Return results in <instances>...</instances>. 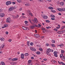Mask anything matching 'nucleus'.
Listing matches in <instances>:
<instances>
[{"mask_svg": "<svg viewBox=\"0 0 65 65\" xmlns=\"http://www.w3.org/2000/svg\"><path fill=\"white\" fill-rule=\"evenodd\" d=\"M11 2L10 1H8L6 2V5H10V4H11Z\"/></svg>", "mask_w": 65, "mask_h": 65, "instance_id": "f257e3e1", "label": "nucleus"}, {"mask_svg": "<svg viewBox=\"0 0 65 65\" xmlns=\"http://www.w3.org/2000/svg\"><path fill=\"white\" fill-rule=\"evenodd\" d=\"M35 36L36 37V38H39L40 37V35L38 34H35Z\"/></svg>", "mask_w": 65, "mask_h": 65, "instance_id": "f03ea898", "label": "nucleus"}, {"mask_svg": "<svg viewBox=\"0 0 65 65\" xmlns=\"http://www.w3.org/2000/svg\"><path fill=\"white\" fill-rule=\"evenodd\" d=\"M21 58L22 59H24V54H22L21 55Z\"/></svg>", "mask_w": 65, "mask_h": 65, "instance_id": "7ed1b4c3", "label": "nucleus"}, {"mask_svg": "<svg viewBox=\"0 0 65 65\" xmlns=\"http://www.w3.org/2000/svg\"><path fill=\"white\" fill-rule=\"evenodd\" d=\"M0 16L1 17H2V18L4 17V13H1L0 14Z\"/></svg>", "mask_w": 65, "mask_h": 65, "instance_id": "20e7f679", "label": "nucleus"}, {"mask_svg": "<svg viewBox=\"0 0 65 65\" xmlns=\"http://www.w3.org/2000/svg\"><path fill=\"white\" fill-rule=\"evenodd\" d=\"M64 31H65V30H62V31H59L58 33L60 34H62V33H64Z\"/></svg>", "mask_w": 65, "mask_h": 65, "instance_id": "39448f33", "label": "nucleus"}, {"mask_svg": "<svg viewBox=\"0 0 65 65\" xmlns=\"http://www.w3.org/2000/svg\"><path fill=\"white\" fill-rule=\"evenodd\" d=\"M22 28L23 30H26L28 28V27L27 28V27H26L25 26H22Z\"/></svg>", "mask_w": 65, "mask_h": 65, "instance_id": "423d86ee", "label": "nucleus"}, {"mask_svg": "<svg viewBox=\"0 0 65 65\" xmlns=\"http://www.w3.org/2000/svg\"><path fill=\"white\" fill-rule=\"evenodd\" d=\"M9 10H10V11H12V10H13V7H11L9 9Z\"/></svg>", "mask_w": 65, "mask_h": 65, "instance_id": "0eeeda50", "label": "nucleus"}, {"mask_svg": "<svg viewBox=\"0 0 65 65\" xmlns=\"http://www.w3.org/2000/svg\"><path fill=\"white\" fill-rule=\"evenodd\" d=\"M51 51V49L48 48L47 50V52L48 53H50Z\"/></svg>", "mask_w": 65, "mask_h": 65, "instance_id": "6e6552de", "label": "nucleus"}, {"mask_svg": "<svg viewBox=\"0 0 65 65\" xmlns=\"http://www.w3.org/2000/svg\"><path fill=\"white\" fill-rule=\"evenodd\" d=\"M30 50H31V51H36V49L35 48H30Z\"/></svg>", "mask_w": 65, "mask_h": 65, "instance_id": "1a4fd4ad", "label": "nucleus"}, {"mask_svg": "<svg viewBox=\"0 0 65 65\" xmlns=\"http://www.w3.org/2000/svg\"><path fill=\"white\" fill-rule=\"evenodd\" d=\"M36 19H34V23H37V22H38V21H37V19L35 18Z\"/></svg>", "mask_w": 65, "mask_h": 65, "instance_id": "9d476101", "label": "nucleus"}, {"mask_svg": "<svg viewBox=\"0 0 65 65\" xmlns=\"http://www.w3.org/2000/svg\"><path fill=\"white\" fill-rule=\"evenodd\" d=\"M65 56H63L62 58V60L63 61H65Z\"/></svg>", "mask_w": 65, "mask_h": 65, "instance_id": "9b49d317", "label": "nucleus"}, {"mask_svg": "<svg viewBox=\"0 0 65 65\" xmlns=\"http://www.w3.org/2000/svg\"><path fill=\"white\" fill-rule=\"evenodd\" d=\"M64 2H61L60 3V5H61V6L64 5Z\"/></svg>", "mask_w": 65, "mask_h": 65, "instance_id": "f8f14e48", "label": "nucleus"}, {"mask_svg": "<svg viewBox=\"0 0 65 65\" xmlns=\"http://www.w3.org/2000/svg\"><path fill=\"white\" fill-rule=\"evenodd\" d=\"M47 16L45 15L43 17V18L44 19H47Z\"/></svg>", "mask_w": 65, "mask_h": 65, "instance_id": "ddd939ff", "label": "nucleus"}, {"mask_svg": "<svg viewBox=\"0 0 65 65\" xmlns=\"http://www.w3.org/2000/svg\"><path fill=\"white\" fill-rule=\"evenodd\" d=\"M36 54L37 55H40V52L39 51H37L36 52Z\"/></svg>", "mask_w": 65, "mask_h": 65, "instance_id": "4468645a", "label": "nucleus"}, {"mask_svg": "<svg viewBox=\"0 0 65 65\" xmlns=\"http://www.w3.org/2000/svg\"><path fill=\"white\" fill-rule=\"evenodd\" d=\"M1 64L2 65H5V63H4L3 62H1Z\"/></svg>", "mask_w": 65, "mask_h": 65, "instance_id": "2eb2a0df", "label": "nucleus"}, {"mask_svg": "<svg viewBox=\"0 0 65 65\" xmlns=\"http://www.w3.org/2000/svg\"><path fill=\"white\" fill-rule=\"evenodd\" d=\"M48 8L50 9H53V8L52 7H48Z\"/></svg>", "mask_w": 65, "mask_h": 65, "instance_id": "dca6fc26", "label": "nucleus"}, {"mask_svg": "<svg viewBox=\"0 0 65 65\" xmlns=\"http://www.w3.org/2000/svg\"><path fill=\"white\" fill-rule=\"evenodd\" d=\"M27 44L28 45V46H29V45H30V42L29 41L27 42Z\"/></svg>", "mask_w": 65, "mask_h": 65, "instance_id": "f3484780", "label": "nucleus"}, {"mask_svg": "<svg viewBox=\"0 0 65 65\" xmlns=\"http://www.w3.org/2000/svg\"><path fill=\"white\" fill-rule=\"evenodd\" d=\"M58 10L59 11H62V9L58 8Z\"/></svg>", "mask_w": 65, "mask_h": 65, "instance_id": "a211bd4d", "label": "nucleus"}, {"mask_svg": "<svg viewBox=\"0 0 65 65\" xmlns=\"http://www.w3.org/2000/svg\"><path fill=\"white\" fill-rule=\"evenodd\" d=\"M31 62H32V60H30L28 61V63H31Z\"/></svg>", "mask_w": 65, "mask_h": 65, "instance_id": "6ab92c4d", "label": "nucleus"}, {"mask_svg": "<svg viewBox=\"0 0 65 65\" xmlns=\"http://www.w3.org/2000/svg\"><path fill=\"white\" fill-rule=\"evenodd\" d=\"M51 18H54L55 17V15H51Z\"/></svg>", "mask_w": 65, "mask_h": 65, "instance_id": "aec40b11", "label": "nucleus"}, {"mask_svg": "<svg viewBox=\"0 0 65 65\" xmlns=\"http://www.w3.org/2000/svg\"><path fill=\"white\" fill-rule=\"evenodd\" d=\"M42 30L43 31H45V28H44V27H42Z\"/></svg>", "mask_w": 65, "mask_h": 65, "instance_id": "412c9836", "label": "nucleus"}, {"mask_svg": "<svg viewBox=\"0 0 65 65\" xmlns=\"http://www.w3.org/2000/svg\"><path fill=\"white\" fill-rule=\"evenodd\" d=\"M1 40L2 41H3L4 40V38H2L1 39Z\"/></svg>", "mask_w": 65, "mask_h": 65, "instance_id": "4be33fe9", "label": "nucleus"}, {"mask_svg": "<svg viewBox=\"0 0 65 65\" xmlns=\"http://www.w3.org/2000/svg\"><path fill=\"white\" fill-rule=\"evenodd\" d=\"M25 56H27L29 55V54L28 53H26L25 54Z\"/></svg>", "mask_w": 65, "mask_h": 65, "instance_id": "5701e85b", "label": "nucleus"}, {"mask_svg": "<svg viewBox=\"0 0 65 65\" xmlns=\"http://www.w3.org/2000/svg\"><path fill=\"white\" fill-rule=\"evenodd\" d=\"M60 63L61 64H62V65H65V64L64 63H63V62H61Z\"/></svg>", "mask_w": 65, "mask_h": 65, "instance_id": "b1692460", "label": "nucleus"}, {"mask_svg": "<svg viewBox=\"0 0 65 65\" xmlns=\"http://www.w3.org/2000/svg\"><path fill=\"white\" fill-rule=\"evenodd\" d=\"M30 28L31 29H33L34 27V26H33L32 25V26H30Z\"/></svg>", "mask_w": 65, "mask_h": 65, "instance_id": "393cba45", "label": "nucleus"}, {"mask_svg": "<svg viewBox=\"0 0 65 65\" xmlns=\"http://www.w3.org/2000/svg\"><path fill=\"white\" fill-rule=\"evenodd\" d=\"M17 1L19 3H20L22 2V0H17Z\"/></svg>", "mask_w": 65, "mask_h": 65, "instance_id": "a878e982", "label": "nucleus"}, {"mask_svg": "<svg viewBox=\"0 0 65 65\" xmlns=\"http://www.w3.org/2000/svg\"><path fill=\"white\" fill-rule=\"evenodd\" d=\"M49 53V52H46V54H47V55H48L50 56V55H51V54H50Z\"/></svg>", "mask_w": 65, "mask_h": 65, "instance_id": "bb28decb", "label": "nucleus"}, {"mask_svg": "<svg viewBox=\"0 0 65 65\" xmlns=\"http://www.w3.org/2000/svg\"><path fill=\"white\" fill-rule=\"evenodd\" d=\"M63 56V54H61L60 55V57L61 58H62V56Z\"/></svg>", "mask_w": 65, "mask_h": 65, "instance_id": "cd10ccee", "label": "nucleus"}, {"mask_svg": "<svg viewBox=\"0 0 65 65\" xmlns=\"http://www.w3.org/2000/svg\"><path fill=\"white\" fill-rule=\"evenodd\" d=\"M51 12H53L54 13H55L56 12V11L54 10H52L51 11Z\"/></svg>", "mask_w": 65, "mask_h": 65, "instance_id": "c85d7f7f", "label": "nucleus"}, {"mask_svg": "<svg viewBox=\"0 0 65 65\" xmlns=\"http://www.w3.org/2000/svg\"><path fill=\"white\" fill-rule=\"evenodd\" d=\"M54 56L55 57H58V55H57L56 54H54Z\"/></svg>", "mask_w": 65, "mask_h": 65, "instance_id": "c756f323", "label": "nucleus"}, {"mask_svg": "<svg viewBox=\"0 0 65 65\" xmlns=\"http://www.w3.org/2000/svg\"><path fill=\"white\" fill-rule=\"evenodd\" d=\"M51 46H52V47H55V45L54 44H51Z\"/></svg>", "mask_w": 65, "mask_h": 65, "instance_id": "7c9ffc66", "label": "nucleus"}, {"mask_svg": "<svg viewBox=\"0 0 65 65\" xmlns=\"http://www.w3.org/2000/svg\"><path fill=\"white\" fill-rule=\"evenodd\" d=\"M33 42H31L30 43V45H33Z\"/></svg>", "mask_w": 65, "mask_h": 65, "instance_id": "2f4dec72", "label": "nucleus"}, {"mask_svg": "<svg viewBox=\"0 0 65 65\" xmlns=\"http://www.w3.org/2000/svg\"><path fill=\"white\" fill-rule=\"evenodd\" d=\"M62 11H65V8H62Z\"/></svg>", "mask_w": 65, "mask_h": 65, "instance_id": "473e14b6", "label": "nucleus"}, {"mask_svg": "<svg viewBox=\"0 0 65 65\" xmlns=\"http://www.w3.org/2000/svg\"><path fill=\"white\" fill-rule=\"evenodd\" d=\"M46 22H47V23H50V21L49 20H47L46 21Z\"/></svg>", "mask_w": 65, "mask_h": 65, "instance_id": "72a5a7b5", "label": "nucleus"}, {"mask_svg": "<svg viewBox=\"0 0 65 65\" xmlns=\"http://www.w3.org/2000/svg\"><path fill=\"white\" fill-rule=\"evenodd\" d=\"M33 26H34V27H36V25L35 24H34L33 25Z\"/></svg>", "mask_w": 65, "mask_h": 65, "instance_id": "f704fd0d", "label": "nucleus"}, {"mask_svg": "<svg viewBox=\"0 0 65 65\" xmlns=\"http://www.w3.org/2000/svg\"><path fill=\"white\" fill-rule=\"evenodd\" d=\"M61 54H63L64 53V51H63V50H61Z\"/></svg>", "mask_w": 65, "mask_h": 65, "instance_id": "c9c22d12", "label": "nucleus"}, {"mask_svg": "<svg viewBox=\"0 0 65 65\" xmlns=\"http://www.w3.org/2000/svg\"><path fill=\"white\" fill-rule=\"evenodd\" d=\"M25 5L26 6H28V5H29V3H27L26 4H25Z\"/></svg>", "mask_w": 65, "mask_h": 65, "instance_id": "e433bc0d", "label": "nucleus"}, {"mask_svg": "<svg viewBox=\"0 0 65 65\" xmlns=\"http://www.w3.org/2000/svg\"><path fill=\"white\" fill-rule=\"evenodd\" d=\"M52 43H54L55 42V40H53L52 41Z\"/></svg>", "mask_w": 65, "mask_h": 65, "instance_id": "4c0bfd02", "label": "nucleus"}, {"mask_svg": "<svg viewBox=\"0 0 65 65\" xmlns=\"http://www.w3.org/2000/svg\"><path fill=\"white\" fill-rule=\"evenodd\" d=\"M4 46H5V45H2L1 46L2 48H3V47H4Z\"/></svg>", "mask_w": 65, "mask_h": 65, "instance_id": "58836bf2", "label": "nucleus"}, {"mask_svg": "<svg viewBox=\"0 0 65 65\" xmlns=\"http://www.w3.org/2000/svg\"><path fill=\"white\" fill-rule=\"evenodd\" d=\"M16 8H17V7H15V6H14L13 7V9H16Z\"/></svg>", "mask_w": 65, "mask_h": 65, "instance_id": "ea45409f", "label": "nucleus"}, {"mask_svg": "<svg viewBox=\"0 0 65 65\" xmlns=\"http://www.w3.org/2000/svg\"><path fill=\"white\" fill-rule=\"evenodd\" d=\"M7 26H8L7 25H4L5 27V28L6 27H7Z\"/></svg>", "mask_w": 65, "mask_h": 65, "instance_id": "a19ab883", "label": "nucleus"}, {"mask_svg": "<svg viewBox=\"0 0 65 65\" xmlns=\"http://www.w3.org/2000/svg\"><path fill=\"white\" fill-rule=\"evenodd\" d=\"M14 59L15 60V61H17V60H18V59L17 58H14Z\"/></svg>", "mask_w": 65, "mask_h": 65, "instance_id": "79ce46f5", "label": "nucleus"}, {"mask_svg": "<svg viewBox=\"0 0 65 65\" xmlns=\"http://www.w3.org/2000/svg\"><path fill=\"white\" fill-rule=\"evenodd\" d=\"M10 19V17H8L7 18V20H9Z\"/></svg>", "mask_w": 65, "mask_h": 65, "instance_id": "37998d69", "label": "nucleus"}, {"mask_svg": "<svg viewBox=\"0 0 65 65\" xmlns=\"http://www.w3.org/2000/svg\"><path fill=\"white\" fill-rule=\"evenodd\" d=\"M54 54H57V52L55 51L54 52Z\"/></svg>", "mask_w": 65, "mask_h": 65, "instance_id": "c03bdc74", "label": "nucleus"}, {"mask_svg": "<svg viewBox=\"0 0 65 65\" xmlns=\"http://www.w3.org/2000/svg\"><path fill=\"white\" fill-rule=\"evenodd\" d=\"M18 17H19V15H17V16L15 17V18H18Z\"/></svg>", "mask_w": 65, "mask_h": 65, "instance_id": "a18cd8bd", "label": "nucleus"}, {"mask_svg": "<svg viewBox=\"0 0 65 65\" xmlns=\"http://www.w3.org/2000/svg\"><path fill=\"white\" fill-rule=\"evenodd\" d=\"M8 41L10 42L11 41V39H9L8 40Z\"/></svg>", "mask_w": 65, "mask_h": 65, "instance_id": "49530a36", "label": "nucleus"}, {"mask_svg": "<svg viewBox=\"0 0 65 65\" xmlns=\"http://www.w3.org/2000/svg\"><path fill=\"white\" fill-rule=\"evenodd\" d=\"M45 31L46 32H48V30H45Z\"/></svg>", "mask_w": 65, "mask_h": 65, "instance_id": "de8ad7c7", "label": "nucleus"}, {"mask_svg": "<svg viewBox=\"0 0 65 65\" xmlns=\"http://www.w3.org/2000/svg\"><path fill=\"white\" fill-rule=\"evenodd\" d=\"M39 50L40 51H42V48H39Z\"/></svg>", "mask_w": 65, "mask_h": 65, "instance_id": "09e8293b", "label": "nucleus"}, {"mask_svg": "<svg viewBox=\"0 0 65 65\" xmlns=\"http://www.w3.org/2000/svg\"><path fill=\"white\" fill-rule=\"evenodd\" d=\"M51 19L52 20H55V19L54 18H51Z\"/></svg>", "mask_w": 65, "mask_h": 65, "instance_id": "8fccbe9b", "label": "nucleus"}, {"mask_svg": "<svg viewBox=\"0 0 65 65\" xmlns=\"http://www.w3.org/2000/svg\"><path fill=\"white\" fill-rule=\"evenodd\" d=\"M25 24H27L28 23V21H25Z\"/></svg>", "mask_w": 65, "mask_h": 65, "instance_id": "3c124183", "label": "nucleus"}, {"mask_svg": "<svg viewBox=\"0 0 65 65\" xmlns=\"http://www.w3.org/2000/svg\"><path fill=\"white\" fill-rule=\"evenodd\" d=\"M54 30L55 31H58V29H54Z\"/></svg>", "mask_w": 65, "mask_h": 65, "instance_id": "603ef678", "label": "nucleus"}, {"mask_svg": "<svg viewBox=\"0 0 65 65\" xmlns=\"http://www.w3.org/2000/svg\"><path fill=\"white\" fill-rule=\"evenodd\" d=\"M6 34H8V32L7 31H6Z\"/></svg>", "mask_w": 65, "mask_h": 65, "instance_id": "864d4df0", "label": "nucleus"}, {"mask_svg": "<svg viewBox=\"0 0 65 65\" xmlns=\"http://www.w3.org/2000/svg\"><path fill=\"white\" fill-rule=\"evenodd\" d=\"M38 0L39 1H41V2H42V1H43V0Z\"/></svg>", "mask_w": 65, "mask_h": 65, "instance_id": "5fc2aeb1", "label": "nucleus"}, {"mask_svg": "<svg viewBox=\"0 0 65 65\" xmlns=\"http://www.w3.org/2000/svg\"><path fill=\"white\" fill-rule=\"evenodd\" d=\"M12 3L13 4H15V2H12Z\"/></svg>", "mask_w": 65, "mask_h": 65, "instance_id": "6e6d98bb", "label": "nucleus"}, {"mask_svg": "<svg viewBox=\"0 0 65 65\" xmlns=\"http://www.w3.org/2000/svg\"><path fill=\"white\" fill-rule=\"evenodd\" d=\"M32 65V63L31 62L30 63H29V65Z\"/></svg>", "mask_w": 65, "mask_h": 65, "instance_id": "4d7b16f0", "label": "nucleus"}, {"mask_svg": "<svg viewBox=\"0 0 65 65\" xmlns=\"http://www.w3.org/2000/svg\"><path fill=\"white\" fill-rule=\"evenodd\" d=\"M28 20H29V22H30V23L31 22V20H30V19H28Z\"/></svg>", "mask_w": 65, "mask_h": 65, "instance_id": "13d9d810", "label": "nucleus"}, {"mask_svg": "<svg viewBox=\"0 0 65 65\" xmlns=\"http://www.w3.org/2000/svg\"><path fill=\"white\" fill-rule=\"evenodd\" d=\"M12 61H15L14 58L12 59Z\"/></svg>", "mask_w": 65, "mask_h": 65, "instance_id": "bf43d9fd", "label": "nucleus"}, {"mask_svg": "<svg viewBox=\"0 0 65 65\" xmlns=\"http://www.w3.org/2000/svg\"><path fill=\"white\" fill-rule=\"evenodd\" d=\"M38 25L39 27H41V25H40V24H38Z\"/></svg>", "mask_w": 65, "mask_h": 65, "instance_id": "052dcab7", "label": "nucleus"}, {"mask_svg": "<svg viewBox=\"0 0 65 65\" xmlns=\"http://www.w3.org/2000/svg\"><path fill=\"white\" fill-rule=\"evenodd\" d=\"M30 23H31V24L32 25H34V23H32V22H31Z\"/></svg>", "mask_w": 65, "mask_h": 65, "instance_id": "680f3d73", "label": "nucleus"}, {"mask_svg": "<svg viewBox=\"0 0 65 65\" xmlns=\"http://www.w3.org/2000/svg\"><path fill=\"white\" fill-rule=\"evenodd\" d=\"M46 46H48V44H46Z\"/></svg>", "mask_w": 65, "mask_h": 65, "instance_id": "e2e57ef3", "label": "nucleus"}, {"mask_svg": "<svg viewBox=\"0 0 65 65\" xmlns=\"http://www.w3.org/2000/svg\"><path fill=\"white\" fill-rule=\"evenodd\" d=\"M60 28V27H57V29H59V28Z\"/></svg>", "mask_w": 65, "mask_h": 65, "instance_id": "0e129e2a", "label": "nucleus"}, {"mask_svg": "<svg viewBox=\"0 0 65 65\" xmlns=\"http://www.w3.org/2000/svg\"><path fill=\"white\" fill-rule=\"evenodd\" d=\"M35 33H37V30H35Z\"/></svg>", "mask_w": 65, "mask_h": 65, "instance_id": "69168bd1", "label": "nucleus"}, {"mask_svg": "<svg viewBox=\"0 0 65 65\" xmlns=\"http://www.w3.org/2000/svg\"><path fill=\"white\" fill-rule=\"evenodd\" d=\"M31 59H34V57H32L31 58Z\"/></svg>", "mask_w": 65, "mask_h": 65, "instance_id": "338daca9", "label": "nucleus"}, {"mask_svg": "<svg viewBox=\"0 0 65 65\" xmlns=\"http://www.w3.org/2000/svg\"><path fill=\"white\" fill-rule=\"evenodd\" d=\"M58 14L59 15H61V14L60 13H59Z\"/></svg>", "mask_w": 65, "mask_h": 65, "instance_id": "774afa93", "label": "nucleus"}]
</instances>
